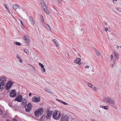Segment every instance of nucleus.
<instances>
[{
    "instance_id": "nucleus-12",
    "label": "nucleus",
    "mask_w": 121,
    "mask_h": 121,
    "mask_svg": "<svg viewBox=\"0 0 121 121\" xmlns=\"http://www.w3.org/2000/svg\"><path fill=\"white\" fill-rule=\"evenodd\" d=\"M81 59L80 58H77L76 60H74V62L79 65L81 64Z\"/></svg>"
},
{
    "instance_id": "nucleus-35",
    "label": "nucleus",
    "mask_w": 121,
    "mask_h": 121,
    "mask_svg": "<svg viewBox=\"0 0 121 121\" xmlns=\"http://www.w3.org/2000/svg\"><path fill=\"white\" fill-rule=\"evenodd\" d=\"M6 117V114H4L2 115V117L3 118H5Z\"/></svg>"
},
{
    "instance_id": "nucleus-16",
    "label": "nucleus",
    "mask_w": 121,
    "mask_h": 121,
    "mask_svg": "<svg viewBox=\"0 0 121 121\" xmlns=\"http://www.w3.org/2000/svg\"><path fill=\"white\" fill-rule=\"evenodd\" d=\"M7 78L5 77H2L0 78V81H2L1 82H4L5 83V81L7 80Z\"/></svg>"
},
{
    "instance_id": "nucleus-55",
    "label": "nucleus",
    "mask_w": 121,
    "mask_h": 121,
    "mask_svg": "<svg viewBox=\"0 0 121 121\" xmlns=\"http://www.w3.org/2000/svg\"><path fill=\"white\" fill-rule=\"evenodd\" d=\"M21 21V24H22V25H23V23L21 21Z\"/></svg>"
},
{
    "instance_id": "nucleus-52",
    "label": "nucleus",
    "mask_w": 121,
    "mask_h": 121,
    "mask_svg": "<svg viewBox=\"0 0 121 121\" xmlns=\"http://www.w3.org/2000/svg\"><path fill=\"white\" fill-rule=\"evenodd\" d=\"M91 121H96L95 120L93 119V120H92Z\"/></svg>"
},
{
    "instance_id": "nucleus-13",
    "label": "nucleus",
    "mask_w": 121,
    "mask_h": 121,
    "mask_svg": "<svg viewBox=\"0 0 121 121\" xmlns=\"http://www.w3.org/2000/svg\"><path fill=\"white\" fill-rule=\"evenodd\" d=\"M13 8L16 11H18L20 9V7L19 6L16 4H14L13 5Z\"/></svg>"
},
{
    "instance_id": "nucleus-39",
    "label": "nucleus",
    "mask_w": 121,
    "mask_h": 121,
    "mask_svg": "<svg viewBox=\"0 0 121 121\" xmlns=\"http://www.w3.org/2000/svg\"><path fill=\"white\" fill-rule=\"evenodd\" d=\"M3 113V112L1 109H0V115H1Z\"/></svg>"
},
{
    "instance_id": "nucleus-11",
    "label": "nucleus",
    "mask_w": 121,
    "mask_h": 121,
    "mask_svg": "<svg viewBox=\"0 0 121 121\" xmlns=\"http://www.w3.org/2000/svg\"><path fill=\"white\" fill-rule=\"evenodd\" d=\"M32 101L34 102H39L40 101V97L38 98L35 96L34 97L32 98Z\"/></svg>"
},
{
    "instance_id": "nucleus-36",
    "label": "nucleus",
    "mask_w": 121,
    "mask_h": 121,
    "mask_svg": "<svg viewBox=\"0 0 121 121\" xmlns=\"http://www.w3.org/2000/svg\"><path fill=\"white\" fill-rule=\"evenodd\" d=\"M58 2L60 3H61L62 0H58Z\"/></svg>"
},
{
    "instance_id": "nucleus-14",
    "label": "nucleus",
    "mask_w": 121,
    "mask_h": 121,
    "mask_svg": "<svg viewBox=\"0 0 121 121\" xmlns=\"http://www.w3.org/2000/svg\"><path fill=\"white\" fill-rule=\"evenodd\" d=\"M5 83L4 82H1L0 83V90L2 91L3 90L4 88L3 86H4Z\"/></svg>"
},
{
    "instance_id": "nucleus-51",
    "label": "nucleus",
    "mask_w": 121,
    "mask_h": 121,
    "mask_svg": "<svg viewBox=\"0 0 121 121\" xmlns=\"http://www.w3.org/2000/svg\"><path fill=\"white\" fill-rule=\"evenodd\" d=\"M8 10V12L9 13H10V11L9 10H9Z\"/></svg>"
},
{
    "instance_id": "nucleus-10",
    "label": "nucleus",
    "mask_w": 121,
    "mask_h": 121,
    "mask_svg": "<svg viewBox=\"0 0 121 121\" xmlns=\"http://www.w3.org/2000/svg\"><path fill=\"white\" fill-rule=\"evenodd\" d=\"M29 19L32 25H33L35 24V21L32 17L29 16Z\"/></svg>"
},
{
    "instance_id": "nucleus-20",
    "label": "nucleus",
    "mask_w": 121,
    "mask_h": 121,
    "mask_svg": "<svg viewBox=\"0 0 121 121\" xmlns=\"http://www.w3.org/2000/svg\"><path fill=\"white\" fill-rule=\"evenodd\" d=\"M27 103V100L26 99H24L22 102V105H25Z\"/></svg>"
},
{
    "instance_id": "nucleus-27",
    "label": "nucleus",
    "mask_w": 121,
    "mask_h": 121,
    "mask_svg": "<svg viewBox=\"0 0 121 121\" xmlns=\"http://www.w3.org/2000/svg\"><path fill=\"white\" fill-rule=\"evenodd\" d=\"M114 54L115 56L116 57V58L117 59H118L119 58V56L118 54H117L116 53V52H114Z\"/></svg>"
},
{
    "instance_id": "nucleus-40",
    "label": "nucleus",
    "mask_w": 121,
    "mask_h": 121,
    "mask_svg": "<svg viewBox=\"0 0 121 121\" xmlns=\"http://www.w3.org/2000/svg\"><path fill=\"white\" fill-rule=\"evenodd\" d=\"M63 115L62 118L61 119V120L60 121H64V119H63Z\"/></svg>"
},
{
    "instance_id": "nucleus-26",
    "label": "nucleus",
    "mask_w": 121,
    "mask_h": 121,
    "mask_svg": "<svg viewBox=\"0 0 121 121\" xmlns=\"http://www.w3.org/2000/svg\"><path fill=\"white\" fill-rule=\"evenodd\" d=\"M14 43L16 45H22L21 43H20L18 42H14Z\"/></svg>"
},
{
    "instance_id": "nucleus-21",
    "label": "nucleus",
    "mask_w": 121,
    "mask_h": 121,
    "mask_svg": "<svg viewBox=\"0 0 121 121\" xmlns=\"http://www.w3.org/2000/svg\"><path fill=\"white\" fill-rule=\"evenodd\" d=\"M27 107H30V108H32V106L30 103H29L27 105H26L25 106V107H26L27 108Z\"/></svg>"
},
{
    "instance_id": "nucleus-46",
    "label": "nucleus",
    "mask_w": 121,
    "mask_h": 121,
    "mask_svg": "<svg viewBox=\"0 0 121 121\" xmlns=\"http://www.w3.org/2000/svg\"><path fill=\"white\" fill-rule=\"evenodd\" d=\"M56 100H57L58 101L60 102H61V101H62L61 100H60L59 99H56Z\"/></svg>"
},
{
    "instance_id": "nucleus-56",
    "label": "nucleus",
    "mask_w": 121,
    "mask_h": 121,
    "mask_svg": "<svg viewBox=\"0 0 121 121\" xmlns=\"http://www.w3.org/2000/svg\"><path fill=\"white\" fill-rule=\"evenodd\" d=\"M6 121H11L10 120H9L8 119L6 120Z\"/></svg>"
},
{
    "instance_id": "nucleus-8",
    "label": "nucleus",
    "mask_w": 121,
    "mask_h": 121,
    "mask_svg": "<svg viewBox=\"0 0 121 121\" xmlns=\"http://www.w3.org/2000/svg\"><path fill=\"white\" fill-rule=\"evenodd\" d=\"M22 96L21 95H20L16 97L15 101H17L18 102H21L22 100Z\"/></svg>"
},
{
    "instance_id": "nucleus-60",
    "label": "nucleus",
    "mask_w": 121,
    "mask_h": 121,
    "mask_svg": "<svg viewBox=\"0 0 121 121\" xmlns=\"http://www.w3.org/2000/svg\"><path fill=\"white\" fill-rule=\"evenodd\" d=\"M106 24H107V23H106Z\"/></svg>"
},
{
    "instance_id": "nucleus-18",
    "label": "nucleus",
    "mask_w": 121,
    "mask_h": 121,
    "mask_svg": "<svg viewBox=\"0 0 121 121\" xmlns=\"http://www.w3.org/2000/svg\"><path fill=\"white\" fill-rule=\"evenodd\" d=\"M63 119H64V121H69V118L67 116H63Z\"/></svg>"
},
{
    "instance_id": "nucleus-6",
    "label": "nucleus",
    "mask_w": 121,
    "mask_h": 121,
    "mask_svg": "<svg viewBox=\"0 0 121 121\" xmlns=\"http://www.w3.org/2000/svg\"><path fill=\"white\" fill-rule=\"evenodd\" d=\"M108 103L110 104L111 106L113 107L114 108L116 107V106L114 105L115 101L111 98H110Z\"/></svg>"
},
{
    "instance_id": "nucleus-31",
    "label": "nucleus",
    "mask_w": 121,
    "mask_h": 121,
    "mask_svg": "<svg viewBox=\"0 0 121 121\" xmlns=\"http://www.w3.org/2000/svg\"><path fill=\"white\" fill-rule=\"evenodd\" d=\"M88 86L90 88H91V87H92V86H93V85H92V84L90 83H88Z\"/></svg>"
},
{
    "instance_id": "nucleus-19",
    "label": "nucleus",
    "mask_w": 121,
    "mask_h": 121,
    "mask_svg": "<svg viewBox=\"0 0 121 121\" xmlns=\"http://www.w3.org/2000/svg\"><path fill=\"white\" fill-rule=\"evenodd\" d=\"M52 41L54 44L56 45V46L57 47H58L59 46V45L56 40V39H53L52 40Z\"/></svg>"
},
{
    "instance_id": "nucleus-57",
    "label": "nucleus",
    "mask_w": 121,
    "mask_h": 121,
    "mask_svg": "<svg viewBox=\"0 0 121 121\" xmlns=\"http://www.w3.org/2000/svg\"><path fill=\"white\" fill-rule=\"evenodd\" d=\"M33 68L35 70V69L34 67Z\"/></svg>"
},
{
    "instance_id": "nucleus-5",
    "label": "nucleus",
    "mask_w": 121,
    "mask_h": 121,
    "mask_svg": "<svg viewBox=\"0 0 121 121\" xmlns=\"http://www.w3.org/2000/svg\"><path fill=\"white\" fill-rule=\"evenodd\" d=\"M28 38L29 37L27 35H25L23 37L24 42L28 44L30 43V41L29 39Z\"/></svg>"
},
{
    "instance_id": "nucleus-48",
    "label": "nucleus",
    "mask_w": 121,
    "mask_h": 121,
    "mask_svg": "<svg viewBox=\"0 0 121 121\" xmlns=\"http://www.w3.org/2000/svg\"><path fill=\"white\" fill-rule=\"evenodd\" d=\"M41 16H42V19L43 20H42V21H43L44 20V19H43V16L42 15H41Z\"/></svg>"
},
{
    "instance_id": "nucleus-28",
    "label": "nucleus",
    "mask_w": 121,
    "mask_h": 121,
    "mask_svg": "<svg viewBox=\"0 0 121 121\" xmlns=\"http://www.w3.org/2000/svg\"><path fill=\"white\" fill-rule=\"evenodd\" d=\"M45 117V116L44 115H43L40 118V120L42 121H43L44 120L43 118Z\"/></svg>"
},
{
    "instance_id": "nucleus-33",
    "label": "nucleus",
    "mask_w": 121,
    "mask_h": 121,
    "mask_svg": "<svg viewBox=\"0 0 121 121\" xmlns=\"http://www.w3.org/2000/svg\"><path fill=\"white\" fill-rule=\"evenodd\" d=\"M39 65L42 68L44 67V65L41 63H39Z\"/></svg>"
},
{
    "instance_id": "nucleus-4",
    "label": "nucleus",
    "mask_w": 121,
    "mask_h": 121,
    "mask_svg": "<svg viewBox=\"0 0 121 121\" xmlns=\"http://www.w3.org/2000/svg\"><path fill=\"white\" fill-rule=\"evenodd\" d=\"M13 84V83L11 81H8L7 83L5 86L6 89L9 90Z\"/></svg>"
},
{
    "instance_id": "nucleus-62",
    "label": "nucleus",
    "mask_w": 121,
    "mask_h": 121,
    "mask_svg": "<svg viewBox=\"0 0 121 121\" xmlns=\"http://www.w3.org/2000/svg\"><path fill=\"white\" fill-rule=\"evenodd\" d=\"M56 10V11H57V12H58V11Z\"/></svg>"
},
{
    "instance_id": "nucleus-49",
    "label": "nucleus",
    "mask_w": 121,
    "mask_h": 121,
    "mask_svg": "<svg viewBox=\"0 0 121 121\" xmlns=\"http://www.w3.org/2000/svg\"><path fill=\"white\" fill-rule=\"evenodd\" d=\"M31 95H32L31 93H30L29 94V96H31Z\"/></svg>"
},
{
    "instance_id": "nucleus-59",
    "label": "nucleus",
    "mask_w": 121,
    "mask_h": 121,
    "mask_svg": "<svg viewBox=\"0 0 121 121\" xmlns=\"http://www.w3.org/2000/svg\"><path fill=\"white\" fill-rule=\"evenodd\" d=\"M68 56H69V53H68Z\"/></svg>"
},
{
    "instance_id": "nucleus-29",
    "label": "nucleus",
    "mask_w": 121,
    "mask_h": 121,
    "mask_svg": "<svg viewBox=\"0 0 121 121\" xmlns=\"http://www.w3.org/2000/svg\"><path fill=\"white\" fill-rule=\"evenodd\" d=\"M24 52L27 54H28L29 52V51L27 49H24Z\"/></svg>"
},
{
    "instance_id": "nucleus-3",
    "label": "nucleus",
    "mask_w": 121,
    "mask_h": 121,
    "mask_svg": "<svg viewBox=\"0 0 121 121\" xmlns=\"http://www.w3.org/2000/svg\"><path fill=\"white\" fill-rule=\"evenodd\" d=\"M43 109L42 108L36 110L35 113V115L37 117H39L43 114Z\"/></svg>"
},
{
    "instance_id": "nucleus-61",
    "label": "nucleus",
    "mask_w": 121,
    "mask_h": 121,
    "mask_svg": "<svg viewBox=\"0 0 121 121\" xmlns=\"http://www.w3.org/2000/svg\"><path fill=\"white\" fill-rule=\"evenodd\" d=\"M120 48H121V46H120Z\"/></svg>"
},
{
    "instance_id": "nucleus-24",
    "label": "nucleus",
    "mask_w": 121,
    "mask_h": 121,
    "mask_svg": "<svg viewBox=\"0 0 121 121\" xmlns=\"http://www.w3.org/2000/svg\"><path fill=\"white\" fill-rule=\"evenodd\" d=\"M108 106H104L101 105L100 106V107L102 108L108 110Z\"/></svg>"
},
{
    "instance_id": "nucleus-15",
    "label": "nucleus",
    "mask_w": 121,
    "mask_h": 121,
    "mask_svg": "<svg viewBox=\"0 0 121 121\" xmlns=\"http://www.w3.org/2000/svg\"><path fill=\"white\" fill-rule=\"evenodd\" d=\"M110 98L109 97H107L106 98L105 97H104L102 99V100L104 102L107 103H108Z\"/></svg>"
},
{
    "instance_id": "nucleus-50",
    "label": "nucleus",
    "mask_w": 121,
    "mask_h": 121,
    "mask_svg": "<svg viewBox=\"0 0 121 121\" xmlns=\"http://www.w3.org/2000/svg\"><path fill=\"white\" fill-rule=\"evenodd\" d=\"M117 49H118L119 48V47L118 45H117Z\"/></svg>"
},
{
    "instance_id": "nucleus-42",
    "label": "nucleus",
    "mask_w": 121,
    "mask_h": 121,
    "mask_svg": "<svg viewBox=\"0 0 121 121\" xmlns=\"http://www.w3.org/2000/svg\"><path fill=\"white\" fill-rule=\"evenodd\" d=\"M104 29L106 31H107L108 30V28H105Z\"/></svg>"
},
{
    "instance_id": "nucleus-30",
    "label": "nucleus",
    "mask_w": 121,
    "mask_h": 121,
    "mask_svg": "<svg viewBox=\"0 0 121 121\" xmlns=\"http://www.w3.org/2000/svg\"><path fill=\"white\" fill-rule=\"evenodd\" d=\"M4 6L7 9V10H9V8L7 6V4H4Z\"/></svg>"
},
{
    "instance_id": "nucleus-34",
    "label": "nucleus",
    "mask_w": 121,
    "mask_h": 121,
    "mask_svg": "<svg viewBox=\"0 0 121 121\" xmlns=\"http://www.w3.org/2000/svg\"><path fill=\"white\" fill-rule=\"evenodd\" d=\"M41 70L43 73L45 72V69L44 67L42 68Z\"/></svg>"
},
{
    "instance_id": "nucleus-7",
    "label": "nucleus",
    "mask_w": 121,
    "mask_h": 121,
    "mask_svg": "<svg viewBox=\"0 0 121 121\" xmlns=\"http://www.w3.org/2000/svg\"><path fill=\"white\" fill-rule=\"evenodd\" d=\"M16 95V92L14 90H12L10 92V97H15Z\"/></svg>"
},
{
    "instance_id": "nucleus-43",
    "label": "nucleus",
    "mask_w": 121,
    "mask_h": 121,
    "mask_svg": "<svg viewBox=\"0 0 121 121\" xmlns=\"http://www.w3.org/2000/svg\"><path fill=\"white\" fill-rule=\"evenodd\" d=\"M110 58L111 59V61L112 60V58H113V56L112 55H111V56L110 57Z\"/></svg>"
},
{
    "instance_id": "nucleus-25",
    "label": "nucleus",
    "mask_w": 121,
    "mask_h": 121,
    "mask_svg": "<svg viewBox=\"0 0 121 121\" xmlns=\"http://www.w3.org/2000/svg\"><path fill=\"white\" fill-rule=\"evenodd\" d=\"M91 88L95 91H98V89L97 88L93 86Z\"/></svg>"
},
{
    "instance_id": "nucleus-53",
    "label": "nucleus",
    "mask_w": 121,
    "mask_h": 121,
    "mask_svg": "<svg viewBox=\"0 0 121 121\" xmlns=\"http://www.w3.org/2000/svg\"><path fill=\"white\" fill-rule=\"evenodd\" d=\"M113 66V65H111V66L112 68Z\"/></svg>"
},
{
    "instance_id": "nucleus-37",
    "label": "nucleus",
    "mask_w": 121,
    "mask_h": 121,
    "mask_svg": "<svg viewBox=\"0 0 121 121\" xmlns=\"http://www.w3.org/2000/svg\"><path fill=\"white\" fill-rule=\"evenodd\" d=\"M45 91L47 92H48V93H50V91H49V90L48 89H46V90H45Z\"/></svg>"
},
{
    "instance_id": "nucleus-17",
    "label": "nucleus",
    "mask_w": 121,
    "mask_h": 121,
    "mask_svg": "<svg viewBox=\"0 0 121 121\" xmlns=\"http://www.w3.org/2000/svg\"><path fill=\"white\" fill-rule=\"evenodd\" d=\"M44 26L49 31H50L51 30V29L50 27L48 24H44Z\"/></svg>"
},
{
    "instance_id": "nucleus-44",
    "label": "nucleus",
    "mask_w": 121,
    "mask_h": 121,
    "mask_svg": "<svg viewBox=\"0 0 121 121\" xmlns=\"http://www.w3.org/2000/svg\"><path fill=\"white\" fill-rule=\"evenodd\" d=\"M89 66L88 65H87L86 66L85 68H89Z\"/></svg>"
},
{
    "instance_id": "nucleus-22",
    "label": "nucleus",
    "mask_w": 121,
    "mask_h": 121,
    "mask_svg": "<svg viewBox=\"0 0 121 121\" xmlns=\"http://www.w3.org/2000/svg\"><path fill=\"white\" fill-rule=\"evenodd\" d=\"M27 107V108L25 107L26 111L27 112H30L31 110V108H30V107Z\"/></svg>"
},
{
    "instance_id": "nucleus-23",
    "label": "nucleus",
    "mask_w": 121,
    "mask_h": 121,
    "mask_svg": "<svg viewBox=\"0 0 121 121\" xmlns=\"http://www.w3.org/2000/svg\"><path fill=\"white\" fill-rule=\"evenodd\" d=\"M95 51L96 53V54L98 56H100V52L98 51V50L96 49H95Z\"/></svg>"
},
{
    "instance_id": "nucleus-41",
    "label": "nucleus",
    "mask_w": 121,
    "mask_h": 121,
    "mask_svg": "<svg viewBox=\"0 0 121 121\" xmlns=\"http://www.w3.org/2000/svg\"><path fill=\"white\" fill-rule=\"evenodd\" d=\"M116 9L117 10H118V11H119L120 12H121V10L120 9H118V8H117Z\"/></svg>"
},
{
    "instance_id": "nucleus-54",
    "label": "nucleus",
    "mask_w": 121,
    "mask_h": 121,
    "mask_svg": "<svg viewBox=\"0 0 121 121\" xmlns=\"http://www.w3.org/2000/svg\"><path fill=\"white\" fill-rule=\"evenodd\" d=\"M73 48V49L74 50V51H76V50L74 48Z\"/></svg>"
},
{
    "instance_id": "nucleus-45",
    "label": "nucleus",
    "mask_w": 121,
    "mask_h": 121,
    "mask_svg": "<svg viewBox=\"0 0 121 121\" xmlns=\"http://www.w3.org/2000/svg\"><path fill=\"white\" fill-rule=\"evenodd\" d=\"M12 121H17L16 119H15L14 118L12 120Z\"/></svg>"
},
{
    "instance_id": "nucleus-1",
    "label": "nucleus",
    "mask_w": 121,
    "mask_h": 121,
    "mask_svg": "<svg viewBox=\"0 0 121 121\" xmlns=\"http://www.w3.org/2000/svg\"><path fill=\"white\" fill-rule=\"evenodd\" d=\"M40 4L42 9L44 12L48 14H49L50 12L49 9L47 7L45 3L43 0H40Z\"/></svg>"
},
{
    "instance_id": "nucleus-32",
    "label": "nucleus",
    "mask_w": 121,
    "mask_h": 121,
    "mask_svg": "<svg viewBox=\"0 0 121 121\" xmlns=\"http://www.w3.org/2000/svg\"><path fill=\"white\" fill-rule=\"evenodd\" d=\"M61 103H62L63 104H64L65 105H69V104H68V103H66L65 102L63 101H61Z\"/></svg>"
},
{
    "instance_id": "nucleus-38",
    "label": "nucleus",
    "mask_w": 121,
    "mask_h": 121,
    "mask_svg": "<svg viewBox=\"0 0 121 121\" xmlns=\"http://www.w3.org/2000/svg\"><path fill=\"white\" fill-rule=\"evenodd\" d=\"M17 58L19 59L20 58V56L18 55H17Z\"/></svg>"
},
{
    "instance_id": "nucleus-9",
    "label": "nucleus",
    "mask_w": 121,
    "mask_h": 121,
    "mask_svg": "<svg viewBox=\"0 0 121 121\" xmlns=\"http://www.w3.org/2000/svg\"><path fill=\"white\" fill-rule=\"evenodd\" d=\"M52 111H50L49 110H47V111L46 113H47V115H46V118L47 119L49 118V117H51Z\"/></svg>"
},
{
    "instance_id": "nucleus-47",
    "label": "nucleus",
    "mask_w": 121,
    "mask_h": 121,
    "mask_svg": "<svg viewBox=\"0 0 121 121\" xmlns=\"http://www.w3.org/2000/svg\"><path fill=\"white\" fill-rule=\"evenodd\" d=\"M20 61L21 62H22V59L20 58V59H19Z\"/></svg>"
},
{
    "instance_id": "nucleus-2",
    "label": "nucleus",
    "mask_w": 121,
    "mask_h": 121,
    "mask_svg": "<svg viewBox=\"0 0 121 121\" xmlns=\"http://www.w3.org/2000/svg\"><path fill=\"white\" fill-rule=\"evenodd\" d=\"M61 113L60 111L55 110L52 114L53 118L56 120H57L60 119V117Z\"/></svg>"
},
{
    "instance_id": "nucleus-58",
    "label": "nucleus",
    "mask_w": 121,
    "mask_h": 121,
    "mask_svg": "<svg viewBox=\"0 0 121 121\" xmlns=\"http://www.w3.org/2000/svg\"><path fill=\"white\" fill-rule=\"evenodd\" d=\"M115 1H117V0H114Z\"/></svg>"
}]
</instances>
